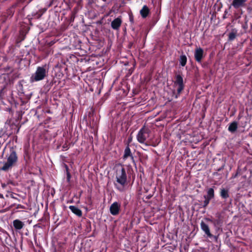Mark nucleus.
I'll return each mask as SVG.
<instances>
[{
    "label": "nucleus",
    "instance_id": "14",
    "mask_svg": "<svg viewBox=\"0 0 252 252\" xmlns=\"http://www.w3.org/2000/svg\"><path fill=\"white\" fill-rule=\"evenodd\" d=\"M69 209L71 211V212L75 214L78 217H81L82 215V211L77 208V207L73 205H70L68 207Z\"/></svg>",
    "mask_w": 252,
    "mask_h": 252
},
{
    "label": "nucleus",
    "instance_id": "6",
    "mask_svg": "<svg viewBox=\"0 0 252 252\" xmlns=\"http://www.w3.org/2000/svg\"><path fill=\"white\" fill-rule=\"evenodd\" d=\"M175 79L174 84V87L177 89V94H175V97L176 98H177L184 90L185 86L183 83V77L180 74L176 75Z\"/></svg>",
    "mask_w": 252,
    "mask_h": 252
},
{
    "label": "nucleus",
    "instance_id": "8",
    "mask_svg": "<svg viewBox=\"0 0 252 252\" xmlns=\"http://www.w3.org/2000/svg\"><path fill=\"white\" fill-rule=\"evenodd\" d=\"M203 50L201 48H196L194 52V58L196 62L200 63L203 57Z\"/></svg>",
    "mask_w": 252,
    "mask_h": 252
},
{
    "label": "nucleus",
    "instance_id": "26",
    "mask_svg": "<svg viewBox=\"0 0 252 252\" xmlns=\"http://www.w3.org/2000/svg\"><path fill=\"white\" fill-rule=\"evenodd\" d=\"M3 152H4V151H3L2 152V154H1V157H2V156H3Z\"/></svg>",
    "mask_w": 252,
    "mask_h": 252
},
{
    "label": "nucleus",
    "instance_id": "9",
    "mask_svg": "<svg viewBox=\"0 0 252 252\" xmlns=\"http://www.w3.org/2000/svg\"><path fill=\"white\" fill-rule=\"evenodd\" d=\"M200 228L201 230L205 233L209 238H212L213 235L211 233L209 226L206 224L203 221H201L200 223Z\"/></svg>",
    "mask_w": 252,
    "mask_h": 252
},
{
    "label": "nucleus",
    "instance_id": "11",
    "mask_svg": "<svg viewBox=\"0 0 252 252\" xmlns=\"http://www.w3.org/2000/svg\"><path fill=\"white\" fill-rule=\"evenodd\" d=\"M128 157H130L131 160L134 162V157L132 155V153L131 152V150L129 147V145H128L126 148L125 149L124 151V154L123 156V159L126 160V159Z\"/></svg>",
    "mask_w": 252,
    "mask_h": 252
},
{
    "label": "nucleus",
    "instance_id": "1",
    "mask_svg": "<svg viewBox=\"0 0 252 252\" xmlns=\"http://www.w3.org/2000/svg\"><path fill=\"white\" fill-rule=\"evenodd\" d=\"M116 168V182L120 186H117L116 184L115 185L119 190L123 191L124 190V187L126 185L127 182L126 170L121 164L117 165Z\"/></svg>",
    "mask_w": 252,
    "mask_h": 252
},
{
    "label": "nucleus",
    "instance_id": "12",
    "mask_svg": "<svg viewBox=\"0 0 252 252\" xmlns=\"http://www.w3.org/2000/svg\"><path fill=\"white\" fill-rule=\"evenodd\" d=\"M122 21L120 17L115 19L111 24V27L113 29L117 30L119 29L122 24Z\"/></svg>",
    "mask_w": 252,
    "mask_h": 252
},
{
    "label": "nucleus",
    "instance_id": "25",
    "mask_svg": "<svg viewBox=\"0 0 252 252\" xmlns=\"http://www.w3.org/2000/svg\"><path fill=\"white\" fill-rule=\"evenodd\" d=\"M212 237L214 238L215 239L217 240V238H218L217 236L213 235Z\"/></svg>",
    "mask_w": 252,
    "mask_h": 252
},
{
    "label": "nucleus",
    "instance_id": "4",
    "mask_svg": "<svg viewBox=\"0 0 252 252\" xmlns=\"http://www.w3.org/2000/svg\"><path fill=\"white\" fill-rule=\"evenodd\" d=\"M150 134V130L143 126L138 131L136 139L137 141L141 144H145L146 146H148L147 141L149 139Z\"/></svg>",
    "mask_w": 252,
    "mask_h": 252
},
{
    "label": "nucleus",
    "instance_id": "19",
    "mask_svg": "<svg viewBox=\"0 0 252 252\" xmlns=\"http://www.w3.org/2000/svg\"><path fill=\"white\" fill-rule=\"evenodd\" d=\"M187 59L185 55H182L180 57V64L181 66H184L187 63Z\"/></svg>",
    "mask_w": 252,
    "mask_h": 252
},
{
    "label": "nucleus",
    "instance_id": "21",
    "mask_svg": "<svg viewBox=\"0 0 252 252\" xmlns=\"http://www.w3.org/2000/svg\"><path fill=\"white\" fill-rule=\"evenodd\" d=\"M204 198H205V200L203 202V207H205L209 204L210 201L211 199L207 198L206 195L204 196Z\"/></svg>",
    "mask_w": 252,
    "mask_h": 252
},
{
    "label": "nucleus",
    "instance_id": "17",
    "mask_svg": "<svg viewBox=\"0 0 252 252\" xmlns=\"http://www.w3.org/2000/svg\"><path fill=\"white\" fill-rule=\"evenodd\" d=\"M220 195L223 199L228 198L229 196L228 189H225L224 188L221 189Z\"/></svg>",
    "mask_w": 252,
    "mask_h": 252
},
{
    "label": "nucleus",
    "instance_id": "22",
    "mask_svg": "<svg viewBox=\"0 0 252 252\" xmlns=\"http://www.w3.org/2000/svg\"><path fill=\"white\" fill-rule=\"evenodd\" d=\"M66 176H67V181L68 182H69L70 178H71V175L67 170V166H66Z\"/></svg>",
    "mask_w": 252,
    "mask_h": 252
},
{
    "label": "nucleus",
    "instance_id": "20",
    "mask_svg": "<svg viewBox=\"0 0 252 252\" xmlns=\"http://www.w3.org/2000/svg\"><path fill=\"white\" fill-rule=\"evenodd\" d=\"M237 31L233 30V31L229 33L228 38L229 40H233L236 36Z\"/></svg>",
    "mask_w": 252,
    "mask_h": 252
},
{
    "label": "nucleus",
    "instance_id": "13",
    "mask_svg": "<svg viewBox=\"0 0 252 252\" xmlns=\"http://www.w3.org/2000/svg\"><path fill=\"white\" fill-rule=\"evenodd\" d=\"M13 225L16 230H21L24 226V223L19 220H15L13 221Z\"/></svg>",
    "mask_w": 252,
    "mask_h": 252
},
{
    "label": "nucleus",
    "instance_id": "5",
    "mask_svg": "<svg viewBox=\"0 0 252 252\" xmlns=\"http://www.w3.org/2000/svg\"><path fill=\"white\" fill-rule=\"evenodd\" d=\"M8 81L9 80L6 74H3L0 76V99L4 97V93L7 91L6 87Z\"/></svg>",
    "mask_w": 252,
    "mask_h": 252
},
{
    "label": "nucleus",
    "instance_id": "7",
    "mask_svg": "<svg viewBox=\"0 0 252 252\" xmlns=\"http://www.w3.org/2000/svg\"><path fill=\"white\" fill-rule=\"evenodd\" d=\"M121 208V204L118 202H114L110 207V212L113 215H117L120 212Z\"/></svg>",
    "mask_w": 252,
    "mask_h": 252
},
{
    "label": "nucleus",
    "instance_id": "3",
    "mask_svg": "<svg viewBox=\"0 0 252 252\" xmlns=\"http://www.w3.org/2000/svg\"><path fill=\"white\" fill-rule=\"evenodd\" d=\"M48 70L46 69V65L43 66H38L34 73L30 77V82H38L43 80L46 76Z\"/></svg>",
    "mask_w": 252,
    "mask_h": 252
},
{
    "label": "nucleus",
    "instance_id": "24",
    "mask_svg": "<svg viewBox=\"0 0 252 252\" xmlns=\"http://www.w3.org/2000/svg\"><path fill=\"white\" fill-rule=\"evenodd\" d=\"M132 140V138L131 137H129L128 139V142H130Z\"/></svg>",
    "mask_w": 252,
    "mask_h": 252
},
{
    "label": "nucleus",
    "instance_id": "2",
    "mask_svg": "<svg viewBox=\"0 0 252 252\" xmlns=\"http://www.w3.org/2000/svg\"><path fill=\"white\" fill-rule=\"evenodd\" d=\"M6 157L7 161L0 163L1 164H2V166L0 167V169L4 171L11 169L18 160L16 152L13 147L10 148L9 153L7 155Z\"/></svg>",
    "mask_w": 252,
    "mask_h": 252
},
{
    "label": "nucleus",
    "instance_id": "15",
    "mask_svg": "<svg viewBox=\"0 0 252 252\" xmlns=\"http://www.w3.org/2000/svg\"><path fill=\"white\" fill-rule=\"evenodd\" d=\"M150 10L147 5H144L140 11V13L141 16L145 18L149 14Z\"/></svg>",
    "mask_w": 252,
    "mask_h": 252
},
{
    "label": "nucleus",
    "instance_id": "18",
    "mask_svg": "<svg viewBox=\"0 0 252 252\" xmlns=\"http://www.w3.org/2000/svg\"><path fill=\"white\" fill-rule=\"evenodd\" d=\"M206 197L212 199L214 197V190L213 188H209L207 190V195H206Z\"/></svg>",
    "mask_w": 252,
    "mask_h": 252
},
{
    "label": "nucleus",
    "instance_id": "10",
    "mask_svg": "<svg viewBox=\"0 0 252 252\" xmlns=\"http://www.w3.org/2000/svg\"><path fill=\"white\" fill-rule=\"evenodd\" d=\"M247 0H233L231 6L235 9L244 7Z\"/></svg>",
    "mask_w": 252,
    "mask_h": 252
},
{
    "label": "nucleus",
    "instance_id": "16",
    "mask_svg": "<svg viewBox=\"0 0 252 252\" xmlns=\"http://www.w3.org/2000/svg\"><path fill=\"white\" fill-rule=\"evenodd\" d=\"M238 128V124L236 122L234 121L230 124L228 127V130L231 133L234 132Z\"/></svg>",
    "mask_w": 252,
    "mask_h": 252
},
{
    "label": "nucleus",
    "instance_id": "27",
    "mask_svg": "<svg viewBox=\"0 0 252 252\" xmlns=\"http://www.w3.org/2000/svg\"><path fill=\"white\" fill-rule=\"evenodd\" d=\"M237 174H236L235 175H234V176H233L234 178H235L236 176H237Z\"/></svg>",
    "mask_w": 252,
    "mask_h": 252
},
{
    "label": "nucleus",
    "instance_id": "23",
    "mask_svg": "<svg viewBox=\"0 0 252 252\" xmlns=\"http://www.w3.org/2000/svg\"><path fill=\"white\" fill-rule=\"evenodd\" d=\"M63 147L64 150H66L67 149H68L67 145H63Z\"/></svg>",
    "mask_w": 252,
    "mask_h": 252
}]
</instances>
